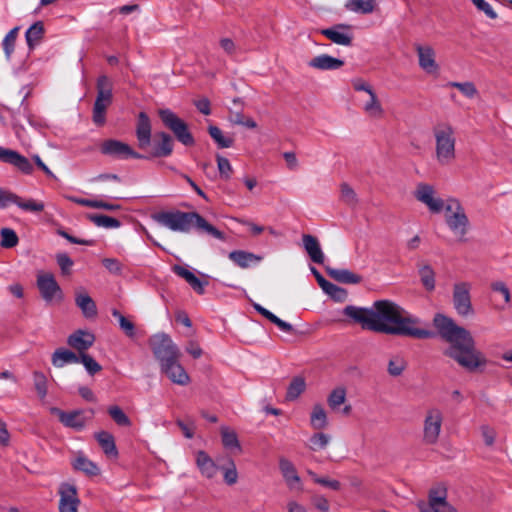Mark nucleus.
I'll return each mask as SVG.
<instances>
[{"label":"nucleus","mask_w":512,"mask_h":512,"mask_svg":"<svg viewBox=\"0 0 512 512\" xmlns=\"http://www.w3.org/2000/svg\"><path fill=\"white\" fill-rule=\"evenodd\" d=\"M220 433H221L222 444L226 449L236 450L237 452L242 451L240 442L238 440V436L233 429H231L227 426H222L220 428Z\"/></svg>","instance_id":"nucleus-35"},{"label":"nucleus","mask_w":512,"mask_h":512,"mask_svg":"<svg viewBox=\"0 0 512 512\" xmlns=\"http://www.w3.org/2000/svg\"><path fill=\"white\" fill-rule=\"evenodd\" d=\"M108 414L119 426L128 427L131 425V420L124 413V411L117 405L110 406L108 408Z\"/></svg>","instance_id":"nucleus-50"},{"label":"nucleus","mask_w":512,"mask_h":512,"mask_svg":"<svg viewBox=\"0 0 512 512\" xmlns=\"http://www.w3.org/2000/svg\"><path fill=\"white\" fill-rule=\"evenodd\" d=\"M79 361V356L66 348L56 349L51 356V362L53 366L57 368H62L68 364L79 363Z\"/></svg>","instance_id":"nucleus-29"},{"label":"nucleus","mask_w":512,"mask_h":512,"mask_svg":"<svg viewBox=\"0 0 512 512\" xmlns=\"http://www.w3.org/2000/svg\"><path fill=\"white\" fill-rule=\"evenodd\" d=\"M149 345L154 357L159 361L160 367L176 358L181 357L178 346L172 341L169 335L159 333L149 339Z\"/></svg>","instance_id":"nucleus-8"},{"label":"nucleus","mask_w":512,"mask_h":512,"mask_svg":"<svg viewBox=\"0 0 512 512\" xmlns=\"http://www.w3.org/2000/svg\"><path fill=\"white\" fill-rule=\"evenodd\" d=\"M279 469L289 488H294L296 484H300V477L296 471L294 464L287 458L279 459Z\"/></svg>","instance_id":"nucleus-26"},{"label":"nucleus","mask_w":512,"mask_h":512,"mask_svg":"<svg viewBox=\"0 0 512 512\" xmlns=\"http://www.w3.org/2000/svg\"><path fill=\"white\" fill-rule=\"evenodd\" d=\"M340 200L350 206H357L359 199L354 189L348 183H342L340 185Z\"/></svg>","instance_id":"nucleus-43"},{"label":"nucleus","mask_w":512,"mask_h":512,"mask_svg":"<svg viewBox=\"0 0 512 512\" xmlns=\"http://www.w3.org/2000/svg\"><path fill=\"white\" fill-rule=\"evenodd\" d=\"M216 161L220 177L224 180H229L233 173V168L230 164V161L219 154L216 155Z\"/></svg>","instance_id":"nucleus-55"},{"label":"nucleus","mask_w":512,"mask_h":512,"mask_svg":"<svg viewBox=\"0 0 512 512\" xmlns=\"http://www.w3.org/2000/svg\"><path fill=\"white\" fill-rule=\"evenodd\" d=\"M56 261L61 269V273L63 275H70L72 266L74 264L73 260L66 253H58L56 255Z\"/></svg>","instance_id":"nucleus-57"},{"label":"nucleus","mask_w":512,"mask_h":512,"mask_svg":"<svg viewBox=\"0 0 512 512\" xmlns=\"http://www.w3.org/2000/svg\"><path fill=\"white\" fill-rule=\"evenodd\" d=\"M433 324L441 338L450 343V347L444 351L446 356L454 359L468 371H474L479 367L480 359L475 354L474 341L466 329L443 314H436Z\"/></svg>","instance_id":"nucleus-2"},{"label":"nucleus","mask_w":512,"mask_h":512,"mask_svg":"<svg viewBox=\"0 0 512 512\" xmlns=\"http://www.w3.org/2000/svg\"><path fill=\"white\" fill-rule=\"evenodd\" d=\"M344 315L363 329L388 335L428 339L434 333L420 326L421 320L390 300L375 301L371 308L346 306Z\"/></svg>","instance_id":"nucleus-1"},{"label":"nucleus","mask_w":512,"mask_h":512,"mask_svg":"<svg viewBox=\"0 0 512 512\" xmlns=\"http://www.w3.org/2000/svg\"><path fill=\"white\" fill-rule=\"evenodd\" d=\"M303 246L310 259L317 264L324 263V253L320 247L319 241L315 236L304 234L302 236Z\"/></svg>","instance_id":"nucleus-23"},{"label":"nucleus","mask_w":512,"mask_h":512,"mask_svg":"<svg viewBox=\"0 0 512 512\" xmlns=\"http://www.w3.org/2000/svg\"><path fill=\"white\" fill-rule=\"evenodd\" d=\"M369 99L363 104V111L373 119H380L384 115V109L375 93L372 91L368 94Z\"/></svg>","instance_id":"nucleus-32"},{"label":"nucleus","mask_w":512,"mask_h":512,"mask_svg":"<svg viewBox=\"0 0 512 512\" xmlns=\"http://www.w3.org/2000/svg\"><path fill=\"white\" fill-rule=\"evenodd\" d=\"M419 66L428 74L436 73L439 66L435 59V51L431 46L416 45L415 46Z\"/></svg>","instance_id":"nucleus-19"},{"label":"nucleus","mask_w":512,"mask_h":512,"mask_svg":"<svg viewBox=\"0 0 512 512\" xmlns=\"http://www.w3.org/2000/svg\"><path fill=\"white\" fill-rule=\"evenodd\" d=\"M75 302L86 318H92L97 315L96 304L87 293H78Z\"/></svg>","instance_id":"nucleus-33"},{"label":"nucleus","mask_w":512,"mask_h":512,"mask_svg":"<svg viewBox=\"0 0 512 512\" xmlns=\"http://www.w3.org/2000/svg\"><path fill=\"white\" fill-rule=\"evenodd\" d=\"M112 315L118 320L120 328L128 337H133L135 335V326L129 319L116 309L112 310Z\"/></svg>","instance_id":"nucleus-53"},{"label":"nucleus","mask_w":512,"mask_h":512,"mask_svg":"<svg viewBox=\"0 0 512 512\" xmlns=\"http://www.w3.org/2000/svg\"><path fill=\"white\" fill-rule=\"evenodd\" d=\"M323 291L337 301H343L347 296V293L343 288L331 282L328 283V285L324 288Z\"/></svg>","instance_id":"nucleus-58"},{"label":"nucleus","mask_w":512,"mask_h":512,"mask_svg":"<svg viewBox=\"0 0 512 512\" xmlns=\"http://www.w3.org/2000/svg\"><path fill=\"white\" fill-rule=\"evenodd\" d=\"M44 25L43 22L37 21L31 25L25 33L27 45L30 49H33L44 36Z\"/></svg>","instance_id":"nucleus-36"},{"label":"nucleus","mask_w":512,"mask_h":512,"mask_svg":"<svg viewBox=\"0 0 512 512\" xmlns=\"http://www.w3.org/2000/svg\"><path fill=\"white\" fill-rule=\"evenodd\" d=\"M407 363L405 359L399 355L392 356L388 362V373L397 377L400 376L403 371L406 369Z\"/></svg>","instance_id":"nucleus-46"},{"label":"nucleus","mask_w":512,"mask_h":512,"mask_svg":"<svg viewBox=\"0 0 512 512\" xmlns=\"http://www.w3.org/2000/svg\"><path fill=\"white\" fill-rule=\"evenodd\" d=\"M327 274L337 282L344 284H358L362 277L347 269H336L329 266L325 267Z\"/></svg>","instance_id":"nucleus-27"},{"label":"nucleus","mask_w":512,"mask_h":512,"mask_svg":"<svg viewBox=\"0 0 512 512\" xmlns=\"http://www.w3.org/2000/svg\"><path fill=\"white\" fill-rule=\"evenodd\" d=\"M80 361L89 375L93 376L102 370V366L89 354H81Z\"/></svg>","instance_id":"nucleus-54"},{"label":"nucleus","mask_w":512,"mask_h":512,"mask_svg":"<svg viewBox=\"0 0 512 512\" xmlns=\"http://www.w3.org/2000/svg\"><path fill=\"white\" fill-rule=\"evenodd\" d=\"M308 65L318 70H338L344 65V61L328 54H321L311 59Z\"/></svg>","instance_id":"nucleus-24"},{"label":"nucleus","mask_w":512,"mask_h":512,"mask_svg":"<svg viewBox=\"0 0 512 512\" xmlns=\"http://www.w3.org/2000/svg\"><path fill=\"white\" fill-rule=\"evenodd\" d=\"M196 464L201 474L207 478H213L219 469L213 459L204 451H198Z\"/></svg>","instance_id":"nucleus-30"},{"label":"nucleus","mask_w":512,"mask_h":512,"mask_svg":"<svg viewBox=\"0 0 512 512\" xmlns=\"http://www.w3.org/2000/svg\"><path fill=\"white\" fill-rule=\"evenodd\" d=\"M208 133L219 148H230L234 144L232 136L224 135L222 130L214 125L208 127Z\"/></svg>","instance_id":"nucleus-37"},{"label":"nucleus","mask_w":512,"mask_h":512,"mask_svg":"<svg viewBox=\"0 0 512 512\" xmlns=\"http://www.w3.org/2000/svg\"><path fill=\"white\" fill-rule=\"evenodd\" d=\"M33 381H34L35 390H36L39 398L44 399L48 392L46 376L44 375V373H42L40 371H35L33 373Z\"/></svg>","instance_id":"nucleus-51"},{"label":"nucleus","mask_w":512,"mask_h":512,"mask_svg":"<svg viewBox=\"0 0 512 512\" xmlns=\"http://www.w3.org/2000/svg\"><path fill=\"white\" fill-rule=\"evenodd\" d=\"M310 425L315 430H322L328 426V417L321 404H315L310 414Z\"/></svg>","instance_id":"nucleus-34"},{"label":"nucleus","mask_w":512,"mask_h":512,"mask_svg":"<svg viewBox=\"0 0 512 512\" xmlns=\"http://www.w3.org/2000/svg\"><path fill=\"white\" fill-rule=\"evenodd\" d=\"M158 114L163 125L173 133L180 143L185 146L194 145V137L183 119L170 109H160Z\"/></svg>","instance_id":"nucleus-7"},{"label":"nucleus","mask_w":512,"mask_h":512,"mask_svg":"<svg viewBox=\"0 0 512 512\" xmlns=\"http://www.w3.org/2000/svg\"><path fill=\"white\" fill-rule=\"evenodd\" d=\"M50 413L58 417L59 422L67 428L75 431L83 430L87 423L91 421L94 411L90 410L89 415L83 409H75L71 411H63L58 407H51Z\"/></svg>","instance_id":"nucleus-9"},{"label":"nucleus","mask_w":512,"mask_h":512,"mask_svg":"<svg viewBox=\"0 0 512 512\" xmlns=\"http://www.w3.org/2000/svg\"><path fill=\"white\" fill-rule=\"evenodd\" d=\"M471 285L467 282H460L454 285L453 304L457 313L461 316H468L473 312L470 298Z\"/></svg>","instance_id":"nucleus-13"},{"label":"nucleus","mask_w":512,"mask_h":512,"mask_svg":"<svg viewBox=\"0 0 512 512\" xmlns=\"http://www.w3.org/2000/svg\"><path fill=\"white\" fill-rule=\"evenodd\" d=\"M0 161L10 164L24 174H32L34 167L29 159L15 150L0 146Z\"/></svg>","instance_id":"nucleus-16"},{"label":"nucleus","mask_w":512,"mask_h":512,"mask_svg":"<svg viewBox=\"0 0 512 512\" xmlns=\"http://www.w3.org/2000/svg\"><path fill=\"white\" fill-rule=\"evenodd\" d=\"M436 160L441 166H448L456 158L454 129L447 123H438L433 128Z\"/></svg>","instance_id":"nucleus-5"},{"label":"nucleus","mask_w":512,"mask_h":512,"mask_svg":"<svg viewBox=\"0 0 512 512\" xmlns=\"http://www.w3.org/2000/svg\"><path fill=\"white\" fill-rule=\"evenodd\" d=\"M73 467L76 470L86 473L87 475L95 476L99 474L98 466L84 455H78L75 458Z\"/></svg>","instance_id":"nucleus-38"},{"label":"nucleus","mask_w":512,"mask_h":512,"mask_svg":"<svg viewBox=\"0 0 512 512\" xmlns=\"http://www.w3.org/2000/svg\"><path fill=\"white\" fill-rule=\"evenodd\" d=\"M447 491L445 488L431 489L428 503L421 502L418 507L421 512H456L446 501Z\"/></svg>","instance_id":"nucleus-12"},{"label":"nucleus","mask_w":512,"mask_h":512,"mask_svg":"<svg viewBox=\"0 0 512 512\" xmlns=\"http://www.w3.org/2000/svg\"><path fill=\"white\" fill-rule=\"evenodd\" d=\"M180 358H176L161 366V371L173 383L185 386L190 382V377L184 367L179 362Z\"/></svg>","instance_id":"nucleus-17"},{"label":"nucleus","mask_w":512,"mask_h":512,"mask_svg":"<svg viewBox=\"0 0 512 512\" xmlns=\"http://www.w3.org/2000/svg\"><path fill=\"white\" fill-rule=\"evenodd\" d=\"M89 219L98 227H104L107 229L118 228L121 223L118 219L102 215V214H92L89 215Z\"/></svg>","instance_id":"nucleus-45"},{"label":"nucleus","mask_w":512,"mask_h":512,"mask_svg":"<svg viewBox=\"0 0 512 512\" xmlns=\"http://www.w3.org/2000/svg\"><path fill=\"white\" fill-rule=\"evenodd\" d=\"M95 337L92 333L77 330L67 338V344L78 352V356L86 354V351L94 344Z\"/></svg>","instance_id":"nucleus-18"},{"label":"nucleus","mask_w":512,"mask_h":512,"mask_svg":"<svg viewBox=\"0 0 512 512\" xmlns=\"http://www.w3.org/2000/svg\"><path fill=\"white\" fill-rule=\"evenodd\" d=\"M492 293L489 302L496 310L505 309V305L511 301V294L504 282L498 281L491 284Z\"/></svg>","instance_id":"nucleus-21"},{"label":"nucleus","mask_w":512,"mask_h":512,"mask_svg":"<svg viewBox=\"0 0 512 512\" xmlns=\"http://www.w3.org/2000/svg\"><path fill=\"white\" fill-rule=\"evenodd\" d=\"M310 474L313 476V479L316 483L323 485L325 487H328L332 490H339L341 487V484L338 480H331L327 478L317 477L315 473L310 472Z\"/></svg>","instance_id":"nucleus-61"},{"label":"nucleus","mask_w":512,"mask_h":512,"mask_svg":"<svg viewBox=\"0 0 512 512\" xmlns=\"http://www.w3.org/2000/svg\"><path fill=\"white\" fill-rule=\"evenodd\" d=\"M113 84L106 76L101 75L97 79V96L93 105L92 120L97 126H103L106 122V110L112 104Z\"/></svg>","instance_id":"nucleus-6"},{"label":"nucleus","mask_w":512,"mask_h":512,"mask_svg":"<svg viewBox=\"0 0 512 512\" xmlns=\"http://www.w3.org/2000/svg\"><path fill=\"white\" fill-rule=\"evenodd\" d=\"M229 259L242 269L250 267L252 264L259 263L261 256L244 250H234L229 253Z\"/></svg>","instance_id":"nucleus-28"},{"label":"nucleus","mask_w":512,"mask_h":512,"mask_svg":"<svg viewBox=\"0 0 512 512\" xmlns=\"http://www.w3.org/2000/svg\"><path fill=\"white\" fill-rule=\"evenodd\" d=\"M223 472V478L227 485H234L238 481V472L235 462L229 459L228 465L220 468Z\"/></svg>","instance_id":"nucleus-52"},{"label":"nucleus","mask_w":512,"mask_h":512,"mask_svg":"<svg viewBox=\"0 0 512 512\" xmlns=\"http://www.w3.org/2000/svg\"><path fill=\"white\" fill-rule=\"evenodd\" d=\"M18 30H19V28L15 27L12 30H10L4 37L2 45H3L5 55L8 59L11 57V54L14 51V46H15Z\"/></svg>","instance_id":"nucleus-56"},{"label":"nucleus","mask_w":512,"mask_h":512,"mask_svg":"<svg viewBox=\"0 0 512 512\" xmlns=\"http://www.w3.org/2000/svg\"><path fill=\"white\" fill-rule=\"evenodd\" d=\"M350 26L345 24H337L331 28L321 30V34L327 37L335 44L350 46L352 44L353 36L349 32Z\"/></svg>","instance_id":"nucleus-20"},{"label":"nucleus","mask_w":512,"mask_h":512,"mask_svg":"<svg viewBox=\"0 0 512 512\" xmlns=\"http://www.w3.org/2000/svg\"><path fill=\"white\" fill-rule=\"evenodd\" d=\"M443 423V413L438 408L427 410L423 422V442L434 445L438 442Z\"/></svg>","instance_id":"nucleus-10"},{"label":"nucleus","mask_w":512,"mask_h":512,"mask_svg":"<svg viewBox=\"0 0 512 512\" xmlns=\"http://www.w3.org/2000/svg\"><path fill=\"white\" fill-rule=\"evenodd\" d=\"M102 264L112 274H120L122 272V265L115 258H105L102 260Z\"/></svg>","instance_id":"nucleus-60"},{"label":"nucleus","mask_w":512,"mask_h":512,"mask_svg":"<svg viewBox=\"0 0 512 512\" xmlns=\"http://www.w3.org/2000/svg\"><path fill=\"white\" fill-rule=\"evenodd\" d=\"M346 401V389L344 387H337L333 389L328 398L327 403L332 410L338 409Z\"/></svg>","instance_id":"nucleus-44"},{"label":"nucleus","mask_w":512,"mask_h":512,"mask_svg":"<svg viewBox=\"0 0 512 512\" xmlns=\"http://www.w3.org/2000/svg\"><path fill=\"white\" fill-rule=\"evenodd\" d=\"M0 236H1L0 245L3 248H13L19 242V238H18L16 232L10 228H2L0 230Z\"/></svg>","instance_id":"nucleus-49"},{"label":"nucleus","mask_w":512,"mask_h":512,"mask_svg":"<svg viewBox=\"0 0 512 512\" xmlns=\"http://www.w3.org/2000/svg\"><path fill=\"white\" fill-rule=\"evenodd\" d=\"M153 219L174 232L189 233L194 229L199 234H206L220 241H226L225 233L210 224L197 212L161 211L156 213Z\"/></svg>","instance_id":"nucleus-4"},{"label":"nucleus","mask_w":512,"mask_h":512,"mask_svg":"<svg viewBox=\"0 0 512 512\" xmlns=\"http://www.w3.org/2000/svg\"><path fill=\"white\" fill-rule=\"evenodd\" d=\"M331 440L330 435L318 432L314 433L309 439V449L318 451L325 449Z\"/></svg>","instance_id":"nucleus-47"},{"label":"nucleus","mask_w":512,"mask_h":512,"mask_svg":"<svg viewBox=\"0 0 512 512\" xmlns=\"http://www.w3.org/2000/svg\"><path fill=\"white\" fill-rule=\"evenodd\" d=\"M95 438L107 456L117 457L118 451L114 436L111 433L107 431H100L95 434Z\"/></svg>","instance_id":"nucleus-31"},{"label":"nucleus","mask_w":512,"mask_h":512,"mask_svg":"<svg viewBox=\"0 0 512 512\" xmlns=\"http://www.w3.org/2000/svg\"><path fill=\"white\" fill-rule=\"evenodd\" d=\"M15 195L12 192L0 188V208H5L14 202Z\"/></svg>","instance_id":"nucleus-63"},{"label":"nucleus","mask_w":512,"mask_h":512,"mask_svg":"<svg viewBox=\"0 0 512 512\" xmlns=\"http://www.w3.org/2000/svg\"><path fill=\"white\" fill-rule=\"evenodd\" d=\"M415 198L426 205L431 213L438 214L445 211V222L459 241H464L469 228V220L464 208L455 198H449L444 202L436 195L434 187L427 183H419L414 191Z\"/></svg>","instance_id":"nucleus-3"},{"label":"nucleus","mask_w":512,"mask_h":512,"mask_svg":"<svg viewBox=\"0 0 512 512\" xmlns=\"http://www.w3.org/2000/svg\"><path fill=\"white\" fill-rule=\"evenodd\" d=\"M446 87L457 88L465 97L472 99L477 96L478 90L472 82H448Z\"/></svg>","instance_id":"nucleus-48"},{"label":"nucleus","mask_w":512,"mask_h":512,"mask_svg":"<svg viewBox=\"0 0 512 512\" xmlns=\"http://www.w3.org/2000/svg\"><path fill=\"white\" fill-rule=\"evenodd\" d=\"M59 512H78L80 499L77 488L69 483H63L59 487Z\"/></svg>","instance_id":"nucleus-14"},{"label":"nucleus","mask_w":512,"mask_h":512,"mask_svg":"<svg viewBox=\"0 0 512 512\" xmlns=\"http://www.w3.org/2000/svg\"><path fill=\"white\" fill-rule=\"evenodd\" d=\"M151 132L152 127L148 115L145 112H140L136 126V137L139 148L146 149L150 145Z\"/></svg>","instance_id":"nucleus-22"},{"label":"nucleus","mask_w":512,"mask_h":512,"mask_svg":"<svg viewBox=\"0 0 512 512\" xmlns=\"http://www.w3.org/2000/svg\"><path fill=\"white\" fill-rule=\"evenodd\" d=\"M306 389L305 379L301 376L294 377L286 392V399L289 401L296 400Z\"/></svg>","instance_id":"nucleus-39"},{"label":"nucleus","mask_w":512,"mask_h":512,"mask_svg":"<svg viewBox=\"0 0 512 512\" xmlns=\"http://www.w3.org/2000/svg\"><path fill=\"white\" fill-rule=\"evenodd\" d=\"M346 8L356 13L368 14L374 10V0H349Z\"/></svg>","instance_id":"nucleus-42"},{"label":"nucleus","mask_w":512,"mask_h":512,"mask_svg":"<svg viewBox=\"0 0 512 512\" xmlns=\"http://www.w3.org/2000/svg\"><path fill=\"white\" fill-rule=\"evenodd\" d=\"M99 150L101 154L119 159V160H125L129 158L134 159H144L145 156L139 154L138 152L134 151L131 146L128 144L116 140V139H107L103 141L99 147Z\"/></svg>","instance_id":"nucleus-11"},{"label":"nucleus","mask_w":512,"mask_h":512,"mask_svg":"<svg viewBox=\"0 0 512 512\" xmlns=\"http://www.w3.org/2000/svg\"><path fill=\"white\" fill-rule=\"evenodd\" d=\"M172 270L177 276L185 279L186 282H190L195 277L194 273L180 265H174Z\"/></svg>","instance_id":"nucleus-62"},{"label":"nucleus","mask_w":512,"mask_h":512,"mask_svg":"<svg viewBox=\"0 0 512 512\" xmlns=\"http://www.w3.org/2000/svg\"><path fill=\"white\" fill-rule=\"evenodd\" d=\"M37 287L42 298L46 302H51L56 298L61 299L62 297L60 286L56 282L54 275L51 273L38 274Z\"/></svg>","instance_id":"nucleus-15"},{"label":"nucleus","mask_w":512,"mask_h":512,"mask_svg":"<svg viewBox=\"0 0 512 512\" xmlns=\"http://www.w3.org/2000/svg\"><path fill=\"white\" fill-rule=\"evenodd\" d=\"M156 136L160 139L154 144L150 157H167L173 152V139L166 132H159Z\"/></svg>","instance_id":"nucleus-25"},{"label":"nucleus","mask_w":512,"mask_h":512,"mask_svg":"<svg viewBox=\"0 0 512 512\" xmlns=\"http://www.w3.org/2000/svg\"><path fill=\"white\" fill-rule=\"evenodd\" d=\"M58 234L73 244L86 245V246H93L95 244V241L92 239H80V238L70 235L69 233H67L64 230H59Z\"/></svg>","instance_id":"nucleus-59"},{"label":"nucleus","mask_w":512,"mask_h":512,"mask_svg":"<svg viewBox=\"0 0 512 512\" xmlns=\"http://www.w3.org/2000/svg\"><path fill=\"white\" fill-rule=\"evenodd\" d=\"M419 276L426 290L433 291L435 289V272L429 264L419 267Z\"/></svg>","instance_id":"nucleus-40"},{"label":"nucleus","mask_w":512,"mask_h":512,"mask_svg":"<svg viewBox=\"0 0 512 512\" xmlns=\"http://www.w3.org/2000/svg\"><path fill=\"white\" fill-rule=\"evenodd\" d=\"M13 204L17 205L20 209L28 212L39 213L44 210V203L34 199H22L15 195Z\"/></svg>","instance_id":"nucleus-41"},{"label":"nucleus","mask_w":512,"mask_h":512,"mask_svg":"<svg viewBox=\"0 0 512 512\" xmlns=\"http://www.w3.org/2000/svg\"><path fill=\"white\" fill-rule=\"evenodd\" d=\"M185 350L195 359L200 358L203 354L201 347L195 341H189V343L185 347Z\"/></svg>","instance_id":"nucleus-64"}]
</instances>
